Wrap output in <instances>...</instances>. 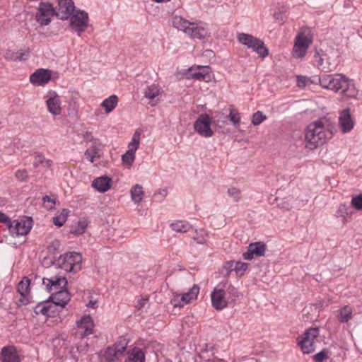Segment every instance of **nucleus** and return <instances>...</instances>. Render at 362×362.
<instances>
[{"instance_id": "f257e3e1", "label": "nucleus", "mask_w": 362, "mask_h": 362, "mask_svg": "<svg viewBox=\"0 0 362 362\" xmlns=\"http://www.w3.org/2000/svg\"><path fill=\"white\" fill-rule=\"evenodd\" d=\"M319 83L324 88L339 93L341 100L355 98L358 95L353 81L341 74H324L320 76Z\"/></svg>"}, {"instance_id": "f03ea898", "label": "nucleus", "mask_w": 362, "mask_h": 362, "mask_svg": "<svg viewBox=\"0 0 362 362\" xmlns=\"http://www.w3.org/2000/svg\"><path fill=\"white\" fill-rule=\"evenodd\" d=\"M332 125L326 117H322L308 125L305 137L307 146L315 148L325 144L333 136Z\"/></svg>"}, {"instance_id": "7ed1b4c3", "label": "nucleus", "mask_w": 362, "mask_h": 362, "mask_svg": "<svg viewBox=\"0 0 362 362\" xmlns=\"http://www.w3.org/2000/svg\"><path fill=\"white\" fill-rule=\"evenodd\" d=\"M82 256L76 252H66L57 260V264L68 272H78L81 269Z\"/></svg>"}, {"instance_id": "20e7f679", "label": "nucleus", "mask_w": 362, "mask_h": 362, "mask_svg": "<svg viewBox=\"0 0 362 362\" xmlns=\"http://www.w3.org/2000/svg\"><path fill=\"white\" fill-rule=\"evenodd\" d=\"M313 42V37L308 29L300 32L296 37L293 48V54L295 57H303Z\"/></svg>"}, {"instance_id": "39448f33", "label": "nucleus", "mask_w": 362, "mask_h": 362, "mask_svg": "<svg viewBox=\"0 0 362 362\" xmlns=\"http://www.w3.org/2000/svg\"><path fill=\"white\" fill-rule=\"evenodd\" d=\"M319 335L317 327L310 328L298 338V345L304 354H310L315 350L314 340Z\"/></svg>"}, {"instance_id": "423d86ee", "label": "nucleus", "mask_w": 362, "mask_h": 362, "mask_svg": "<svg viewBox=\"0 0 362 362\" xmlns=\"http://www.w3.org/2000/svg\"><path fill=\"white\" fill-rule=\"evenodd\" d=\"M70 18V26L80 36L83 33L89 23V17L87 12L81 10H76L69 18Z\"/></svg>"}, {"instance_id": "0eeeda50", "label": "nucleus", "mask_w": 362, "mask_h": 362, "mask_svg": "<svg viewBox=\"0 0 362 362\" xmlns=\"http://www.w3.org/2000/svg\"><path fill=\"white\" fill-rule=\"evenodd\" d=\"M56 16V10L49 2H40L35 15V19L41 25H47L52 18Z\"/></svg>"}, {"instance_id": "6e6552de", "label": "nucleus", "mask_w": 362, "mask_h": 362, "mask_svg": "<svg viewBox=\"0 0 362 362\" xmlns=\"http://www.w3.org/2000/svg\"><path fill=\"white\" fill-rule=\"evenodd\" d=\"M128 344L129 339L126 337H121L114 346L107 348L104 358L108 362L115 361L123 354Z\"/></svg>"}, {"instance_id": "1a4fd4ad", "label": "nucleus", "mask_w": 362, "mask_h": 362, "mask_svg": "<svg viewBox=\"0 0 362 362\" xmlns=\"http://www.w3.org/2000/svg\"><path fill=\"white\" fill-rule=\"evenodd\" d=\"M211 118L207 114L200 115L194 123V130L203 137H211L214 131L211 128Z\"/></svg>"}, {"instance_id": "9d476101", "label": "nucleus", "mask_w": 362, "mask_h": 362, "mask_svg": "<svg viewBox=\"0 0 362 362\" xmlns=\"http://www.w3.org/2000/svg\"><path fill=\"white\" fill-rule=\"evenodd\" d=\"M33 220L30 218H23L19 220H15L8 223V228L13 235H25L32 228Z\"/></svg>"}, {"instance_id": "9b49d317", "label": "nucleus", "mask_w": 362, "mask_h": 362, "mask_svg": "<svg viewBox=\"0 0 362 362\" xmlns=\"http://www.w3.org/2000/svg\"><path fill=\"white\" fill-rule=\"evenodd\" d=\"M226 283H220L211 294L212 305L217 310H222L228 305L226 298Z\"/></svg>"}, {"instance_id": "f8f14e48", "label": "nucleus", "mask_w": 362, "mask_h": 362, "mask_svg": "<svg viewBox=\"0 0 362 362\" xmlns=\"http://www.w3.org/2000/svg\"><path fill=\"white\" fill-rule=\"evenodd\" d=\"M62 102L59 96L55 91L50 90L46 95V105L47 110L53 116H58L62 113Z\"/></svg>"}, {"instance_id": "ddd939ff", "label": "nucleus", "mask_w": 362, "mask_h": 362, "mask_svg": "<svg viewBox=\"0 0 362 362\" xmlns=\"http://www.w3.org/2000/svg\"><path fill=\"white\" fill-rule=\"evenodd\" d=\"M211 69L209 66H198L197 68H189L187 73V78L196 79L208 82L211 80Z\"/></svg>"}, {"instance_id": "4468645a", "label": "nucleus", "mask_w": 362, "mask_h": 362, "mask_svg": "<svg viewBox=\"0 0 362 362\" xmlns=\"http://www.w3.org/2000/svg\"><path fill=\"white\" fill-rule=\"evenodd\" d=\"M56 10V16L62 20L68 19L76 11L74 3L72 0H59L58 7Z\"/></svg>"}, {"instance_id": "2eb2a0df", "label": "nucleus", "mask_w": 362, "mask_h": 362, "mask_svg": "<svg viewBox=\"0 0 362 362\" xmlns=\"http://www.w3.org/2000/svg\"><path fill=\"white\" fill-rule=\"evenodd\" d=\"M267 250V245L263 242H255L249 245L247 251L243 253V257L246 260H251L254 255L264 257Z\"/></svg>"}, {"instance_id": "dca6fc26", "label": "nucleus", "mask_w": 362, "mask_h": 362, "mask_svg": "<svg viewBox=\"0 0 362 362\" xmlns=\"http://www.w3.org/2000/svg\"><path fill=\"white\" fill-rule=\"evenodd\" d=\"M78 329V334L80 338H84L93 334L94 324L90 316L85 315L80 320L77 321Z\"/></svg>"}, {"instance_id": "f3484780", "label": "nucleus", "mask_w": 362, "mask_h": 362, "mask_svg": "<svg viewBox=\"0 0 362 362\" xmlns=\"http://www.w3.org/2000/svg\"><path fill=\"white\" fill-rule=\"evenodd\" d=\"M51 79V72L45 69L36 70L30 76V81L35 86H44Z\"/></svg>"}, {"instance_id": "a211bd4d", "label": "nucleus", "mask_w": 362, "mask_h": 362, "mask_svg": "<svg viewBox=\"0 0 362 362\" xmlns=\"http://www.w3.org/2000/svg\"><path fill=\"white\" fill-rule=\"evenodd\" d=\"M90 141L91 145L86 151L85 156L90 162L93 163L95 158L101 157L103 144L98 139H90Z\"/></svg>"}, {"instance_id": "6ab92c4d", "label": "nucleus", "mask_w": 362, "mask_h": 362, "mask_svg": "<svg viewBox=\"0 0 362 362\" xmlns=\"http://www.w3.org/2000/svg\"><path fill=\"white\" fill-rule=\"evenodd\" d=\"M43 284L46 286L48 291L54 290L55 291L64 290L67 285V280L65 277H54L51 279L44 278L42 279Z\"/></svg>"}, {"instance_id": "aec40b11", "label": "nucleus", "mask_w": 362, "mask_h": 362, "mask_svg": "<svg viewBox=\"0 0 362 362\" xmlns=\"http://www.w3.org/2000/svg\"><path fill=\"white\" fill-rule=\"evenodd\" d=\"M339 125L343 133L349 132L354 126V122L350 114V109L343 110L339 117Z\"/></svg>"}, {"instance_id": "412c9836", "label": "nucleus", "mask_w": 362, "mask_h": 362, "mask_svg": "<svg viewBox=\"0 0 362 362\" xmlns=\"http://www.w3.org/2000/svg\"><path fill=\"white\" fill-rule=\"evenodd\" d=\"M1 362H20L21 358L14 346H4L0 353Z\"/></svg>"}, {"instance_id": "4be33fe9", "label": "nucleus", "mask_w": 362, "mask_h": 362, "mask_svg": "<svg viewBox=\"0 0 362 362\" xmlns=\"http://www.w3.org/2000/svg\"><path fill=\"white\" fill-rule=\"evenodd\" d=\"M149 306L150 303H148V297L142 298L137 303V310H141L137 315L141 316V319L139 320V322H141L142 320L147 322L152 319L151 312L148 311Z\"/></svg>"}, {"instance_id": "5701e85b", "label": "nucleus", "mask_w": 362, "mask_h": 362, "mask_svg": "<svg viewBox=\"0 0 362 362\" xmlns=\"http://www.w3.org/2000/svg\"><path fill=\"white\" fill-rule=\"evenodd\" d=\"M55 305L64 308L70 300V295L67 290H59L52 293L50 297Z\"/></svg>"}, {"instance_id": "b1692460", "label": "nucleus", "mask_w": 362, "mask_h": 362, "mask_svg": "<svg viewBox=\"0 0 362 362\" xmlns=\"http://www.w3.org/2000/svg\"><path fill=\"white\" fill-rule=\"evenodd\" d=\"M129 146V149L122 156V163L127 167H130L135 158L134 151H136V132L134 134Z\"/></svg>"}, {"instance_id": "393cba45", "label": "nucleus", "mask_w": 362, "mask_h": 362, "mask_svg": "<svg viewBox=\"0 0 362 362\" xmlns=\"http://www.w3.org/2000/svg\"><path fill=\"white\" fill-rule=\"evenodd\" d=\"M160 90L156 85L148 86L145 91V97L149 100L151 106L156 105L160 101Z\"/></svg>"}, {"instance_id": "a878e982", "label": "nucleus", "mask_w": 362, "mask_h": 362, "mask_svg": "<svg viewBox=\"0 0 362 362\" xmlns=\"http://www.w3.org/2000/svg\"><path fill=\"white\" fill-rule=\"evenodd\" d=\"M199 292V287L194 285L189 291L184 293L181 298V301L173 303L174 307H183L185 304L189 303L192 300L196 299Z\"/></svg>"}, {"instance_id": "bb28decb", "label": "nucleus", "mask_w": 362, "mask_h": 362, "mask_svg": "<svg viewBox=\"0 0 362 362\" xmlns=\"http://www.w3.org/2000/svg\"><path fill=\"white\" fill-rule=\"evenodd\" d=\"M30 279L28 277H24L22 281H21L17 286V291L19 294L23 297V299H20L19 301L21 304H27L28 299L25 298L29 293L30 291Z\"/></svg>"}, {"instance_id": "cd10ccee", "label": "nucleus", "mask_w": 362, "mask_h": 362, "mask_svg": "<svg viewBox=\"0 0 362 362\" xmlns=\"http://www.w3.org/2000/svg\"><path fill=\"white\" fill-rule=\"evenodd\" d=\"M111 179L107 176H102L95 179L92 183V187L100 192H105L111 185Z\"/></svg>"}, {"instance_id": "c85d7f7f", "label": "nucleus", "mask_w": 362, "mask_h": 362, "mask_svg": "<svg viewBox=\"0 0 362 362\" xmlns=\"http://www.w3.org/2000/svg\"><path fill=\"white\" fill-rule=\"evenodd\" d=\"M337 313V319L340 323H347L353 317V309L349 305H344Z\"/></svg>"}, {"instance_id": "c756f323", "label": "nucleus", "mask_w": 362, "mask_h": 362, "mask_svg": "<svg viewBox=\"0 0 362 362\" xmlns=\"http://www.w3.org/2000/svg\"><path fill=\"white\" fill-rule=\"evenodd\" d=\"M193 38L204 39L209 36L208 30L204 27L195 26V23H192L189 27V31L187 33Z\"/></svg>"}, {"instance_id": "7c9ffc66", "label": "nucleus", "mask_w": 362, "mask_h": 362, "mask_svg": "<svg viewBox=\"0 0 362 362\" xmlns=\"http://www.w3.org/2000/svg\"><path fill=\"white\" fill-rule=\"evenodd\" d=\"M192 23H190L187 20L183 18L181 16H175L173 18V25L177 30H182L187 33L189 31V27Z\"/></svg>"}, {"instance_id": "2f4dec72", "label": "nucleus", "mask_w": 362, "mask_h": 362, "mask_svg": "<svg viewBox=\"0 0 362 362\" xmlns=\"http://www.w3.org/2000/svg\"><path fill=\"white\" fill-rule=\"evenodd\" d=\"M255 52L261 57H265L269 54V50L265 47L264 43L260 39H258V42H255L252 47L250 48Z\"/></svg>"}, {"instance_id": "473e14b6", "label": "nucleus", "mask_w": 362, "mask_h": 362, "mask_svg": "<svg viewBox=\"0 0 362 362\" xmlns=\"http://www.w3.org/2000/svg\"><path fill=\"white\" fill-rule=\"evenodd\" d=\"M117 96L112 95L103 101L101 106L105 107L106 113H110L115 108L117 105Z\"/></svg>"}, {"instance_id": "72a5a7b5", "label": "nucleus", "mask_w": 362, "mask_h": 362, "mask_svg": "<svg viewBox=\"0 0 362 362\" xmlns=\"http://www.w3.org/2000/svg\"><path fill=\"white\" fill-rule=\"evenodd\" d=\"M173 230L177 233H186L192 228V226L185 221H177L170 224Z\"/></svg>"}, {"instance_id": "f704fd0d", "label": "nucleus", "mask_w": 362, "mask_h": 362, "mask_svg": "<svg viewBox=\"0 0 362 362\" xmlns=\"http://www.w3.org/2000/svg\"><path fill=\"white\" fill-rule=\"evenodd\" d=\"M88 225V221L86 219L80 220L76 224L71 226L70 233L74 235L83 234Z\"/></svg>"}, {"instance_id": "c9c22d12", "label": "nucleus", "mask_w": 362, "mask_h": 362, "mask_svg": "<svg viewBox=\"0 0 362 362\" xmlns=\"http://www.w3.org/2000/svg\"><path fill=\"white\" fill-rule=\"evenodd\" d=\"M248 267V264L240 262H231L229 263V268L230 271L234 270L236 275L241 276L244 274L245 272Z\"/></svg>"}, {"instance_id": "e433bc0d", "label": "nucleus", "mask_w": 362, "mask_h": 362, "mask_svg": "<svg viewBox=\"0 0 362 362\" xmlns=\"http://www.w3.org/2000/svg\"><path fill=\"white\" fill-rule=\"evenodd\" d=\"M238 40L242 45L250 48L255 42H258V38L252 36V35L246 33H240L238 35Z\"/></svg>"}, {"instance_id": "4c0bfd02", "label": "nucleus", "mask_w": 362, "mask_h": 362, "mask_svg": "<svg viewBox=\"0 0 362 362\" xmlns=\"http://www.w3.org/2000/svg\"><path fill=\"white\" fill-rule=\"evenodd\" d=\"M53 308L52 305H48L44 303H39L37 306H35L34 309V312L36 315H44L46 316H51L52 315V309Z\"/></svg>"}, {"instance_id": "58836bf2", "label": "nucleus", "mask_w": 362, "mask_h": 362, "mask_svg": "<svg viewBox=\"0 0 362 362\" xmlns=\"http://www.w3.org/2000/svg\"><path fill=\"white\" fill-rule=\"evenodd\" d=\"M208 238V233L204 230H196L195 234L192 237L193 240L196 241L197 243L204 245L206 244Z\"/></svg>"}, {"instance_id": "ea45409f", "label": "nucleus", "mask_w": 362, "mask_h": 362, "mask_svg": "<svg viewBox=\"0 0 362 362\" xmlns=\"http://www.w3.org/2000/svg\"><path fill=\"white\" fill-rule=\"evenodd\" d=\"M267 119V116L262 111H257L252 116V124L254 126H258L264 120Z\"/></svg>"}, {"instance_id": "a19ab883", "label": "nucleus", "mask_w": 362, "mask_h": 362, "mask_svg": "<svg viewBox=\"0 0 362 362\" xmlns=\"http://www.w3.org/2000/svg\"><path fill=\"white\" fill-rule=\"evenodd\" d=\"M226 283V287L225 288L226 295H228V299L235 301L236 298L238 296V292L237 288L231 284Z\"/></svg>"}, {"instance_id": "79ce46f5", "label": "nucleus", "mask_w": 362, "mask_h": 362, "mask_svg": "<svg viewBox=\"0 0 362 362\" xmlns=\"http://www.w3.org/2000/svg\"><path fill=\"white\" fill-rule=\"evenodd\" d=\"M226 118L228 119L235 127L239 126L240 123V116L238 112H234L233 110H230V112Z\"/></svg>"}, {"instance_id": "37998d69", "label": "nucleus", "mask_w": 362, "mask_h": 362, "mask_svg": "<svg viewBox=\"0 0 362 362\" xmlns=\"http://www.w3.org/2000/svg\"><path fill=\"white\" fill-rule=\"evenodd\" d=\"M351 204L355 209L362 210V194L352 197Z\"/></svg>"}, {"instance_id": "c03bdc74", "label": "nucleus", "mask_w": 362, "mask_h": 362, "mask_svg": "<svg viewBox=\"0 0 362 362\" xmlns=\"http://www.w3.org/2000/svg\"><path fill=\"white\" fill-rule=\"evenodd\" d=\"M34 156V161H33V166L34 168H37L40 164H44V162L45 161V156L40 153H35L33 154Z\"/></svg>"}, {"instance_id": "a18cd8bd", "label": "nucleus", "mask_w": 362, "mask_h": 362, "mask_svg": "<svg viewBox=\"0 0 362 362\" xmlns=\"http://www.w3.org/2000/svg\"><path fill=\"white\" fill-rule=\"evenodd\" d=\"M15 176L18 181L25 182L28 177V171L25 169L18 170L15 173Z\"/></svg>"}, {"instance_id": "49530a36", "label": "nucleus", "mask_w": 362, "mask_h": 362, "mask_svg": "<svg viewBox=\"0 0 362 362\" xmlns=\"http://www.w3.org/2000/svg\"><path fill=\"white\" fill-rule=\"evenodd\" d=\"M228 194L230 197H233L235 202H238L240 199V191L235 187L229 188Z\"/></svg>"}, {"instance_id": "de8ad7c7", "label": "nucleus", "mask_w": 362, "mask_h": 362, "mask_svg": "<svg viewBox=\"0 0 362 362\" xmlns=\"http://www.w3.org/2000/svg\"><path fill=\"white\" fill-rule=\"evenodd\" d=\"M4 58L8 61H18V51L6 50L4 54Z\"/></svg>"}, {"instance_id": "09e8293b", "label": "nucleus", "mask_w": 362, "mask_h": 362, "mask_svg": "<svg viewBox=\"0 0 362 362\" xmlns=\"http://www.w3.org/2000/svg\"><path fill=\"white\" fill-rule=\"evenodd\" d=\"M30 55L29 49L18 51V61H25Z\"/></svg>"}, {"instance_id": "8fccbe9b", "label": "nucleus", "mask_w": 362, "mask_h": 362, "mask_svg": "<svg viewBox=\"0 0 362 362\" xmlns=\"http://www.w3.org/2000/svg\"><path fill=\"white\" fill-rule=\"evenodd\" d=\"M327 358V354L325 351H321L314 356V359L316 362H322Z\"/></svg>"}, {"instance_id": "3c124183", "label": "nucleus", "mask_w": 362, "mask_h": 362, "mask_svg": "<svg viewBox=\"0 0 362 362\" xmlns=\"http://www.w3.org/2000/svg\"><path fill=\"white\" fill-rule=\"evenodd\" d=\"M146 352V348L144 349L137 348V362H145Z\"/></svg>"}, {"instance_id": "603ef678", "label": "nucleus", "mask_w": 362, "mask_h": 362, "mask_svg": "<svg viewBox=\"0 0 362 362\" xmlns=\"http://www.w3.org/2000/svg\"><path fill=\"white\" fill-rule=\"evenodd\" d=\"M124 362H136V348H133L128 352V356Z\"/></svg>"}, {"instance_id": "864d4df0", "label": "nucleus", "mask_w": 362, "mask_h": 362, "mask_svg": "<svg viewBox=\"0 0 362 362\" xmlns=\"http://www.w3.org/2000/svg\"><path fill=\"white\" fill-rule=\"evenodd\" d=\"M53 223L55 226L61 227L65 223L64 216H56L53 218Z\"/></svg>"}, {"instance_id": "5fc2aeb1", "label": "nucleus", "mask_w": 362, "mask_h": 362, "mask_svg": "<svg viewBox=\"0 0 362 362\" xmlns=\"http://www.w3.org/2000/svg\"><path fill=\"white\" fill-rule=\"evenodd\" d=\"M144 194V192L142 189V187L137 184V206L142 200V196Z\"/></svg>"}, {"instance_id": "6e6d98bb", "label": "nucleus", "mask_w": 362, "mask_h": 362, "mask_svg": "<svg viewBox=\"0 0 362 362\" xmlns=\"http://www.w3.org/2000/svg\"><path fill=\"white\" fill-rule=\"evenodd\" d=\"M11 219L8 217L5 214L0 211V222L4 223L8 227V223H10Z\"/></svg>"}, {"instance_id": "4d7b16f0", "label": "nucleus", "mask_w": 362, "mask_h": 362, "mask_svg": "<svg viewBox=\"0 0 362 362\" xmlns=\"http://www.w3.org/2000/svg\"><path fill=\"white\" fill-rule=\"evenodd\" d=\"M298 86L300 88H303L306 85V78L304 76H298L297 78Z\"/></svg>"}, {"instance_id": "13d9d810", "label": "nucleus", "mask_w": 362, "mask_h": 362, "mask_svg": "<svg viewBox=\"0 0 362 362\" xmlns=\"http://www.w3.org/2000/svg\"><path fill=\"white\" fill-rule=\"evenodd\" d=\"M42 200H43L44 203L49 202V203H52L53 205L55 204V200L49 196H45L42 198Z\"/></svg>"}, {"instance_id": "bf43d9fd", "label": "nucleus", "mask_w": 362, "mask_h": 362, "mask_svg": "<svg viewBox=\"0 0 362 362\" xmlns=\"http://www.w3.org/2000/svg\"><path fill=\"white\" fill-rule=\"evenodd\" d=\"M69 210L64 209L59 216H64V221L66 222L67 216L69 215Z\"/></svg>"}, {"instance_id": "052dcab7", "label": "nucleus", "mask_w": 362, "mask_h": 362, "mask_svg": "<svg viewBox=\"0 0 362 362\" xmlns=\"http://www.w3.org/2000/svg\"><path fill=\"white\" fill-rule=\"evenodd\" d=\"M96 305H97V301L95 300H90L88 303L87 304V306L88 308H96Z\"/></svg>"}, {"instance_id": "680f3d73", "label": "nucleus", "mask_w": 362, "mask_h": 362, "mask_svg": "<svg viewBox=\"0 0 362 362\" xmlns=\"http://www.w3.org/2000/svg\"><path fill=\"white\" fill-rule=\"evenodd\" d=\"M131 197L133 200L136 199V185H134L131 188Z\"/></svg>"}, {"instance_id": "e2e57ef3", "label": "nucleus", "mask_w": 362, "mask_h": 362, "mask_svg": "<svg viewBox=\"0 0 362 362\" xmlns=\"http://www.w3.org/2000/svg\"><path fill=\"white\" fill-rule=\"evenodd\" d=\"M158 194L163 197H165L168 194L167 189H160L158 191Z\"/></svg>"}, {"instance_id": "0e129e2a", "label": "nucleus", "mask_w": 362, "mask_h": 362, "mask_svg": "<svg viewBox=\"0 0 362 362\" xmlns=\"http://www.w3.org/2000/svg\"><path fill=\"white\" fill-rule=\"evenodd\" d=\"M44 163H45V165L49 168V167H50L52 165V161L51 160H46L45 159V161L44 162Z\"/></svg>"}, {"instance_id": "69168bd1", "label": "nucleus", "mask_w": 362, "mask_h": 362, "mask_svg": "<svg viewBox=\"0 0 362 362\" xmlns=\"http://www.w3.org/2000/svg\"><path fill=\"white\" fill-rule=\"evenodd\" d=\"M5 204H6L5 200L0 197V206H3Z\"/></svg>"}, {"instance_id": "338daca9", "label": "nucleus", "mask_w": 362, "mask_h": 362, "mask_svg": "<svg viewBox=\"0 0 362 362\" xmlns=\"http://www.w3.org/2000/svg\"><path fill=\"white\" fill-rule=\"evenodd\" d=\"M346 209V206L345 205H340L339 206V210L341 211L343 210H345Z\"/></svg>"}, {"instance_id": "774afa93", "label": "nucleus", "mask_w": 362, "mask_h": 362, "mask_svg": "<svg viewBox=\"0 0 362 362\" xmlns=\"http://www.w3.org/2000/svg\"><path fill=\"white\" fill-rule=\"evenodd\" d=\"M49 209H52L53 208V206H50L49 207H48Z\"/></svg>"}]
</instances>
